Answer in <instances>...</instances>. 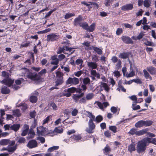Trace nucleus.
I'll use <instances>...</instances> for the list:
<instances>
[{
  "label": "nucleus",
  "instance_id": "1",
  "mask_svg": "<svg viewBox=\"0 0 156 156\" xmlns=\"http://www.w3.org/2000/svg\"><path fill=\"white\" fill-rule=\"evenodd\" d=\"M21 72L24 77H26L32 80H37L40 79V77L37 75L36 73H31L29 72V70L26 68H24L21 70Z\"/></svg>",
  "mask_w": 156,
  "mask_h": 156
},
{
  "label": "nucleus",
  "instance_id": "2",
  "mask_svg": "<svg viewBox=\"0 0 156 156\" xmlns=\"http://www.w3.org/2000/svg\"><path fill=\"white\" fill-rule=\"evenodd\" d=\"M148 145V144H147L145 138L137 142L136 147L137 152L139 153H144L146 147Z\"/></svg>",
  "mask_w": 156,
  "mask_h": 156
},
{
  "label": "nucleus",
  "instance_id": "3",
  "mask_svg": "<svg viewBox=\"0 0 156 156\" xmlns=\"http://www.w3.org/2000/svg\"><path fill=\"white\" fill-rule=\"evenodd\" d=\"M37 133L38 135L45 136L51 133L47 128L42 126L37 127Z\"/></svg>",
  "mask_w": 156,
  "mask_h": 156
},
{
  "label": "nucleus",
  "instance_id": "4",
  "mask_svg": "<svg viewBox=\"0 0 156 156\" xmlns=\"http://www.w3.org/2000/svg\"><path fill=\"white\" fill-rule=\"evenodd\" d=\"M79 80L76 77H69L66 81L67 85H77L79 83Z\"/></svg>",
  "mask_w": 156,
  "mask_h": 156
},
{
  "label": "nucleus",
  "instance_id": "5",
  "mask_svg": "<svg viewBox=\"0 0 156 156\" xmlns=\"http://www.w3.org/2000/svg\"><path fill=\"white\" fill-rule=\"evenodd\" d=\"M59 35L53 33L47 36V40L48 41H53L58 39Z\"/></svg>",
  "mask_w": 156,
  "mask_h": 156
},
{
  "label": "nucleus",
  "instance_id": "6",
  "mask_svg": "<svg viewBox=\"0 0 156 156\" xmlns=\"http://www.w3.org/2000/svg\"><path fill=\"white\" fill-rule=\"evenodd\" d=\"M14 80L8 77L2 81H0L1 83H4L8 86H10L14 82Z\"/></svg>",
  "mask_w": 156,
  "mask_h": 156
},
{
  "label": "nucleus",
  "instance_id": "7",
  "mask_svg": "<svg viewBox=\"0 0 156 156\" xmlns=\"http://www.w3.org/2000/svg\"><path fill=\"white\" fill-rule=\"evenodd\" d=\"M37 142L34 140H33L30 141L27 145V147L30 149L36 147H37Z\"/></svg>",
  "mask_w": 156,
  "mask_h": 156
},
{
  "label": "nucleus",
  "instance_id": "8",
  "mask_svg": "<svg viewBox=\"0 0 156 156\" xmlns=\"http://www.w3.org/2000/svg\"><path fill=\"white\" fill-rule=\"evenodd\" d=\"M121 39L123 42L126 44H133V41L129 37L123 36L122 37Z\"/></svg>",
  "mask_w": 156,
  "mask_h": 156
},
{
  "label": "nucleus",
  "instance_id": "9",
  "mask_svg": "<svg viewBox=\"0 0 156 156\" xmlns=\"http://www.w3.org/2000/svg\"><path fill=\"white\" fill-rule=\"evenodd\" d=\"M84 94L83 93H82L80 94H73L72 96V98L75 102H78L79 101L80 98L82 97Z\"/></svg>",
  "mask_w": 156,
  "mask_h": 156
},
{
  "label": "nucleus",
  "instance_id": "10",
  "mask_svg": "<svg viewBox=\"0 0 156 156\" xmlns=\"http://www.w3.org/2000/svg\"><path fill=\"white\" fill-rule=\"evenodd\" d=\"M133 8V4H128L122 6L121 7V9L123 11L129 10Z\"/></svg>",
  "mask_w": 156,
  "mask_h": 156
},
{
  "label": "nucleus",
  "instance_id": "11",
  "mask_svg": "<svg viewBox=\"0 0 156 156\" xmlns=\"http://www.w3.org/2000/svg\"><path fill=\"white\" fill-rule=\"evenodd\" d=\"M81 139V137L80 135H73L69 139V140H72L71 141L73 142H77L80 140Z\"/></svg>",
  "mask_w": 156,
  "mask_h": 156
},
{
  "label": "nucleus",
  "instance_id": "12",
  "mask_svg": "<svg viewBox=\"0 0 156 156\" xmlns=\"http://www.w3.org/2000/svg\"><path fill=\"white\" fill-rule=\"evenodd\" d=\"M88 67L92 69H96L98 67V65L96 63L93 62H88L87 63Z\"/></svg>",
  "mask_w": 156,
  "mask_h": 156
},
{
  "label": "nucleus",
  "instance_id": "13",
  "mask_svg": "<svg viewBox=\"0 0 156 156\" xmlns=\"http://www.w3.org/2000/svg\"><path fill=\"white\" fill-rule=\"evenodd\" d=\"M100 88H103L106 91L108 92L109 90V87L106 83L101 82L100 83Z\"/></svg>",
  "mask_w": 156,
  "mask_h": 156
},
{
  "label": "nucleus",
  "instance_id": "14",
  "mask_svg": "<svg viewBox=\"0 0 156 156\" xmlns=\"http://www.w3.org/2000/svg\"><path fill=\"white\" fill-rule=\"evenodd\" d=\"M129 55V53L128 52L121 53L119 54V57L122 59L128 58Z\"/></svg>",
  "mask_w": 156,
  "mask_h": 156
},
{
  "label": "nucleus",
  "instance_id": "15",
  "mask_svg": "<svg viewBox=\"0 0 156 156\" xmlns=\"http://www.w3.org/2000/svg\"><path fill=\"white\" fill-rule=\"evenodd\" d=\"M82 20V16L79 15L77 17L75 18L74 21V24L75 25H77L81 23L80 22Z\"/></svg>",
  "mask_w": 156,
  "mask_h": 156
},
{
  "label": "nucleus",
  "instance_id": "16",
  "mask_svg": "<svg viewBox=\"0 0 156 156\" xmlns=\"http://www.w3.org/2000/svg\"><path fill=\"white\" fill-rule=\"evenodd\" d=\"M147 144L151 143L156 145V140L155 138H151L148 137L144 138Z\"/></svg>",
  "mask_w": 156,
  "mask_h": 156
},
{
  "label": "nucleus",
  "instance_id": "17",
  "mask_svg": "<svg viewBox=\"0 0 156 156\" xmlns=\"http://www.w3.org/2000/svg\"><path fill=\"white\" fill-rule=\"evenodd\" d=\"M148 130V129L147 128H146L137 131L136 135L140 136L143 135L144 134L147 133Z\"/></svg>",
  "mask_w": 156,
  "mask_h": 156
},
{
  "label": "nucleus",
  "instance_id": "18",
  "mask_svg": "<svg viewBox=\"0 0 156 156\" xmlns=\"http://www.w3.org/2000/svg\"><path fill=\"white\" fill-rule=\"evenodd\" d=\"M16 148L17 146L16 145L12 146H8L7 147V151L9 152H13L16 150Z\"/></svg>",
  "mask_w": 156,
  "mask_h": 156
},
{
  "label": "nucleus",
  "instance_id": "19",
  "mask_svg": "<svg viewBox=\"0 0 156 156\" xmlns=\"http://www.w3.org/2000/svg\"><path fill=\"white\" fill-rule=\"evenodd\" d=\"M128 151L131 152L136 150L135 144L134 143H132L128 147Z\"/></svg>",
  "mask_w": 156,
  "mask_h": 156
},
{
  "label": "nucleus",
  "instance_id": "20",
  "mask_svg": "<svg viewBox=\"0 0 156 156\" xmlns=\"http://www.w3.org/2000/svg\"><path fill=\"white\" fill-rule=\"evenodd\" d=\"M65 92H69L70 93H73L76 92L77 93H80V91H78L76 90V88L74 87H72L69 88H68L66 90H64Z\"/></svg>",
  "mask_w": 156,
  "mask_h": 156
},
{
  "label": "nucleus",
  "instance_id": "21",
  "mask_svg": "<svg viewBox=\"0 0 156 156\" xmlns=\"http://www.w3.org/2000/svg\"><path fill=\"white\" fill-rule=\"evenodd\" d=\"M147 69L151 74L154 75L156 73V70L152 67L151 66L147 67Z\"/></svg>",
  "mask_w": 156,
  "mask_h": 156
},
{
  "label": "nucleus",
  "instance_id": "22",
  "mask_svg": "<svg viewBox=\"0 0 156 156\" xmlns=\"http://www.w3.org/2000/svg\"><path fill=\"white\" fill-rule=\"evenodd\" d=\"M130 72L128 73H126V76L127 78L131 77L135 75V72L133 70V69H130Z\"/></svg>",
  "mask_w": 156,
  "mask_h": 156
},
{
  "label": "nucleus",
  "instance_id": "23",
  "mask_svg": "<svg viewBox=\"0 0 156 156\" xmlns=\"http://www.w3.org/2000/svg\"><path fill=\"white\" fill-rule=\"evenodd\" d=\"M20 125L19 124H14L11 126V129L16 131L19 129Z\"/></svg>",
  "mask_w": 156,
  "mask_h": 156
},
{
  "label": "nucleus",
  "instance_id": "24",
  "mask_svg": "<svg viewBox=\"0 0 156 156\" xmlns=\"http://www.w3.org/2000/svg\"><path fill=\"white\" fill-rule=\"evenodd\" d=\"M10 140L8 139H4L0 141V144L2 145H6L9 144Z\"/></svg>",
  "mask_w": 156,
  "mask_h": 156
},
{
  "label": "nucleus",
  "instance_id": "25",
  "mask_svg": "<svg viewBox=\"0 0 156 156\" xmlns=\"http://www.w3.org/2000/svg\"><path fill=\"white\" fill-rule=\"evenodd\" d=\"M86 114L90 118V120H91L92 121L95 120V116L93 115L91 113L88 111H87L86 113Z\"/></svg>",
  "mask_w": 156,
  "mask_h": 156
},
{
  "label": "nucleus",
  "instance_id": "26",
  "mask_svg": "<svg viewBox=\"0 0 156 156\" xmlns=\"http://www.w3.org/2000/svg\"><path fill=\"white\" fill-rule=\"evenodd\" d=\"M12 112V115L14 116L19 117L21 115V113L20 112V111L18 109L13 110Z\"/></svg>",
  "mask_w": 156,
  "mask_h": 156
},
{
  "label": "nucleus",
  "instance_id": "27",
  "mask_svg": "<svg viewBox=\"0 0 156 156\" xmlns=\"http://www.w3.org/2000/svg\"><path fill=\"white\" fill-rule=\"evenodd\" d=\"M135 126L136 128H140L144 126V122L143 120L138 121L135 125Z\"/></svg>",
  "mask_w": 156,
  "mask_h": 156
},
{
  "label": "nucleus",
  "instance_id": "28",
  "mask_svg": "<svg viewBox=\"0 0 156 156\" xmlns=\"http://www.w3.org/2000/svg\"><path fill=\"white\" fill-rule=\"evenodd\" d=\"M143 72L144 75L145 77L147 79H149L150 80H152V77L147 72V71L146 69L143 70Z\"/></svg>",
  "mask_w": 156,
  "mask_h": 156
},
{
  "label": "nucleus",
  "instance_id": "29",
  "mask_svg": "<svg viewBox=\"0 0 156 156\" xmlns=\"http://www.w3.org/2000/svg\"><path fill=\"white\" fill-rule=\"evenodd\" d=\"M56 77L57 79H63V73H61L59 71H57L56 72Z\"/></svg>",
  "mask_w": 156,
  "mask_h": 156
},
{
  "label": "nucleus",
  "instance_id": "30",
  "mask_svg": "<svg viewBox=\"0 0 156 156\" xmlns=\"http://www.w3.org/2000/svg\"><path fill=\"white\" fill-rule=\"evenodd\" d=\"M5 111L3 109H0V113L1 114V117H0V123H1L2 122L4 119V118L3 116L5 115Z\"/></svg>",
  "mask_w": 156,
  "mask_h": 156
},
{
  "label": "nucleus",
  "instance_id": "31",
  "mask_svg": "<svg viewBox=\"0 0 156 156\" xmlns=\"http://www.w3.org/2000/svg\"><path fill=\"white\" fill-rule=\"evenodd\" d=\"M10 91V90L5 87H2L1 90V92L3 94H8Z\"/></svg>",
  "mask_w": 156,
  "mask_h": 156
},
{
  "label": "nucleus",
  "instance_id": "32",
  "mask_svg": "<svg viewBox=\"0 0 156 156\" xmlns=\"http://www.w3.org/2000/svg\"><path fill=\"white\" fill-rule=\"evenodd\" d=\"M91 74L94 76V77L96 76L97 78H100V75L98 73H97L96 71L94 70H92L91 71Z\"/></svg>",
  "mask_w": 156,
  "mask_h": 156
},
{
  "label": "nucleus",
  "instance_id": "33",
  "mask_svg": "<svg viewBox=\"0 0 156 156\" xmlns=\"http://www.w3.org/2000/svg\"><path fill=\"white\" fill-rule=\"evenodd\" d=\"M95 26V23H93L89 27L88 26V27L87 30L89 32H92L94 30Z\"/></svg>",
  "mask_w": 156,
  "mask_h": 156
},
{
  "label": "nucleus",
  "instance_id": "34",
  "mask_svg": "<svg viewBox=\"0 0 156 156\" xmlns=\"http://www.w3.org/2000/svg\"><path fill=\"white\" fill-rule=\"evenodd\" d=\"M94 97V94L92 93H90L87 94L86 96L87 100H90L92 99Z\"/></svg>",
  "mask_w": 156,
  "mask_h": 156
},
{
  "label": "nucleus",
  "instance_id": "35",
  "mask_svg": "<svg viewBox=\"0 0 156 156\" xmlns=\"http://www.w3.org/2000/svg\"><path fill=\"white\" fill-rule=\"evenodd\" d=\"M122 67V62L120 59H119L118 62L115 66V69H119Z\"/></svg>",
  "mask_w": 156,
  "mask_h": 156
},
{
  "label": "nucleus",
  "instance_id": "36",
  "mask_svg": "<svg viewBox=\"0 0 156 156\" xmlns=\"http://www.w3.org/2000/svg\"><path fill=\"white\" fill-rule=\"evenodd\" d=\"M63 131V129L60 127L55 128L54 130V132L57 133H62Z\"/></svg>",
  "mask_w": 156,
  "mask_h": 156
},
{
  "label": "nucleus",
  "instance_id": "37",
  "mask_svg": "<svg viewBox=\"0 0 156 156\" xmlns=\"http://www.w3.org/2000/svg\"><path fill=\"white\" fill-rule=\"evenodd\" d=\"M144 126H148L151 125L153 122L151 120L144 121Z\"/></svg>",
  "mask_w": 156,
  "mask_h": 156
},
{
  "label": "nucleus",
  "instance_id": "38",
  "mask_svg": "<svg viewBox=\"0 0 156 156\" xmlns=\"http://www.w3.org/2000/svg\"><path fill=\"white\" fill-rule=\"evenodd\" d=\"M81 3L88 6L90 9L92 8V2H81Z\"/></svg>",
  "mask_w": 156,
  "mask_h": 156
},
{
  "label": "nucleus",
  "instance_id": "39",
  "mask_svg": "<svg viewBox=\"0 0 156 156\" xmlns=\"http://www.w3.org/2000/svg\"><path fill=\"white\" fill-rule=\"evenodd\" d=\"M30 101L32 103H35L37 101V98L36 96L32 95L30 97Z\"/></svg>",
  "mask_w": 156,
  "mask_h": 156
},
{
  "label": "nucleus",
  "instance_id": "40",
  "mask_svg": "<svg viewBox=\"0 0 156 156\" xmlns=\"http://www.w3.org/2000/svg\"><path fill=\"white\" fill-rule=\"evenodd\" d=\"M76 63L77 65H79L80 68L82 67V64L83 63V61L82 59H78L76 61Z\"/></svg>",
  "mask_w": 156,
  "mask_h": 156
},
{
  "label": "nucleus",
  "instance_id": "41",
  "mask_svg": "<svg viewBox=\"0 0 156 156\" xmlns=\"http://www.w3.org/2000/svg\"><path fill=\"white\" fill-rule=\"evenodd\" d=\"M80 26L82 28L87 30L88 27V24L86 22H83L80 23Z\"/></svg>",
  "mask_w": 156,
  "mask_h": 156
},
{
  "label": "nucleus",
  "instance_id": "42",
  "mask_svg": "<svg viewBox=\"0 0 156 156\" xmlns=\"http://www.w3.org/2000/svg\"><path fill=\"white\" fill-rule=\"evenodd\" d=\"M150 0H145L144 2V5L145 7L148 8L150 6Z\"/></svg>",
  "mask_w": 156,
  "mask_h": 156
},
{
  "label": "nucleus",
  "instance_id": "43",
  "mask_svg": "<svg viewBox=\"0 0 156 156\" xmlns=\"http://www.w3.org/2000/svg\"><path fill=\"white\" fill-rule=\"evenodd\" d=\"M91 120H89L88 122L89 127L94 129L95 128V125L93 123V121Z\"/></svg>",
  "mask_w": 156,
  "mask_h": 156
},
{
  "label": "nucleus",
  "instance_id": "44",
  "mask_svg": "<svg viewBox=\"0 0 156 156\" xmlns=\"http://www.w3.org/2000/svg\"><path fill=\"white\" fill-rule=\"evenodd\" d=\"M35 134V133L33 130L30 131L28 133L29 136L27 137V138L29 139L30 138H33Z\"/></svg>",
  "mask_w": 156,
  "mask_h": 156
},
{
  "label": "nucleus",
  "instance_id": "45",
  "mask_svg": "<svg viewBox=\"0 0 156 156\" xmlns=\"http://www.w3.org/2000/svg\"><path fill=\"white\" fill-rule=\"evenodd\" d=\"M63 82V79H57L55 82V85L56 86H58L62 84Z\"/></svg>",
  "mask_w": 156,
  "mask_h": 156
},
{
  "label": "nucleus",
  "instance_id": "46",
  "mask_svg": "<svg viewBox=\"0 0 156 156\" xmlns=\"http://www.w3.org/2000/svg\"><path fill=\"white\" fill-rule=\"evenodd\" d=\"M93 49L94 51H96L98 54L101 55L102 54V50L97 47H94Z\"/></svg>",
  "mask_w": 156,
  "mask_h": 156
},
{
  "label": "nucleus",
  "instance_id": "47",
  "mask_svg": "<svg viewBox=\"0 0 156 156\" xmlns=\"http://www.w3.org/2000/svg\"><path fill=\"white\" fill-rule=\"evenodd\" d=\"M75 14L74 13H66L64 17L65 19H69L72 16H74Z\"/></svg>",
  "mask_w": 156,
  "mask_h": 156
},
{
  "label": "nucleus",
  "instance_id": "48",
  "mask_svg": "<svg viewBox=\"0 0 156 156\" xmlns=\"http://www.w3.org/2000/svg\"><path fill=\"white\" fill-rule=\"evenodd\" d=\"M137 131L136 129L135 128H132L128 132V133L131 135L135 134L136 135V133Z\"/></svg>",
  "mask_w": 156,
  "mask_h": 156
},
{
  "label": "nucleus",
  "instance_id": "49",
  "mask_svg": "<svg viewBox=\"0 0 156 156\" xmlns=\"http://www.w3.org/2000/svg\"><path fill=\"white\" fill-rule=\"evenodd\" d=\"M50 117L51 116L50 115L48 116L45 119H44L42 123L43 125H44L48 123L50 121Z\"/></svg>",
  "mask_w": 156,
  "mask_h": 156
},
{
  "label": "nucleus",
  "instance_id": "50",
  "mask_svg": "<svg viewBox=\"0 0 156 156\" xmlns=\"http://www.w3.org/2000/svg\"><path fill=\"white\" fill-rule=\"evenodd\" d=\"M58 147H59L57 146L52 147L48 148V151L51 152L54 150H57L58 148Z\"/></svg>",
  "mask_w": 156,
  "mask_h": 156
},
{
  "label": "nucleus",
  "instance_id": "51",
  "mask_svg": "<svg viewBox=\"0 0 156 156\" xmlns=\"http://www.w3.org/2000/svg\"><path fill=\"white\" fill-rule=\"evenodd\" d=\"M136 103L133 102L132 104V108L134 110L139 109L140 108V106L139 105H135Z\"/></svg>",
  "mask_w": 156,
  "mask_h": 156
},
{
  "label": "nucleus",
  "instance_id": "52",
  "mask_svg": "<svg viewBox=\"0 0 156 156\" xmlns=\"http://www.w3.org/2000/svg\"><path fill=\"white\" fill-rule=\"evenodd\" d=\"M109 129L110 130L115 133L117 131V128L116 126H111L109 127Z\"/></svg>",
  "mask_w": 156,
  "mask_h": 156
},
{
  "label": "nucleus",
  "instance_id": "53",
  "mask_svg": "<svg viewBox=\"0 0 156 156\" xmlns=\"http://www.w3.org/2000/svg\"><path fill=\"white\" fill-rule=\"evenodd\" d=\"M103 119V117L101 115H98L96 117L95 120L98 122H100Z\"/></svg>",
  "mask_w": 156,
  "mask_h": 156
},
{
  "label": "nucleus",
  "instance_id": "54",
  "mask_svg": "<svg viewBox=\"0 0 156 156\" xmlns=\"http://www.w3.org/2000/svg\"><path fill=\"white\" fill-rule=\"evenodd\" d=\"M81 98H80L79 102L80 103L85 104L87 100L86 98L85 97Z\"/></svg>",
  "mask_w": 156,
  "mask_h": 156
},
{
  "label": "nucleus",
  "instance_id": "55",
  "mask_svg": "<svg viewBox=\"0 0 156 156\" xmlns=\"http://www.w3.org/2000/svg\"><path fill=\"white\" fill-rule=\"evenodd\" d=\"M90 79L88 77L84 78L83 80V82L84 84H87L89 83Z\"/></svg>",
  "mask_w": 156,
  "mask_h": 156
},
{
  "label": "nucleus",
  "instance_id": "56",
  "mask_svg": "<svg viewBox=\"0 0 156 156\" xmlns=\"http://www.w3.org/2000/svg\"><path fill=\"white\" fill-rule=\"evenodd\" d=\"M95 103L97 104L100 109L101 110L103 109L104 107L103 106V103L102 104L99 102H96Z\"/></svg>",
  "mask_w": 156,
  "mask_h": 156
},
{
  "label": "nucleus",
  "instance_id": "57",
  "mask_svg": "<svg viewBox=\"0 0 156 156\" xmlns=\"http://www.w3.org/2000/svg\"><path fill=\"white\" fill-rule=\"evenodd\" d=\"M123 32L122 29L121 28H118L116 31V34L119 35L122 33Z\"/></svg>",
  "mask_w": 156,
  "mask_h": 156
},
{
  "label": "nucleus",
  "instance_id": "58",
  "mask_svg": "<svg viewBox=\"0 0 156 156\" xmlns=\"http://www.w3.org/2000/svg\"><path fill=\"white\" fill-rule=\"evenodd\" d=\"M118 60L117 57L115 56H113L111 59L112 62L113 63H115L118 62Z\"/></svg>",
  "mask_w": 156,
  "mask_h": 156
},
{
  "label": "nucleus",
  "instance_id": "59",
  "mask_svg": "<svg viewBox=\"0 0 156 156\" xmlns=\"http://www.w3.org/2000/svg\"><path fill=\"white\" fill-rule=\"evenodd\" d=\"M94 129H92L91 128L89 127L88 128H87L86 129V131L89 133H91L94 132Z\"/></svg>",
  "mask_w": 156,
  "mask_h": 156
},
{
  "label": "nucleus",
  "instance_id": "60",
  "mask_svg": "<svg viewBox=\"0 0 156 156\" xmlns=\"http://www.w3.org/2000/svg\"><path fill=\"white\" fill-rule=\"evenodd\" d=\"M111 151L110 148L108 147H105L104 149V151L105 154H108Z\"/></svg>",
  "mask_w": 156,
  "mask_h": 156
},
{
  "label": "nucleus",
  "instance_id": "61",
  "mask_svg": "<svg viewBox=\"0 0 156 156\" xmlns=\"http://www.w3.org/2000/svg\"><path fill=\"white\" fill-rule=\"evenodd\" d=\"M37 139L40 141L41 143H44L45 141L44 138L42 137H38L37 138Z\"/></svg>",
  "mask_w": 156,
  "mask_h": 156
},
{
  "label": "nucleus",
  "instance_id": "62",
  "mask_svg": "<svg viewBox=\"0 0 156 156\" xmlns=\"http://www.w3.org/2000/svg\"><path fill=\"white\" fill-rule=\"evenodd\" d=\"M114 1V0H107L105 3V5L106 6H110V4Z\"/></svg>",
  "mask_w": 156,
  "mask_h": 156
},
{
  "label": "nucleus",
  "instance_id": "63",
  "mask_svg": "<svg viewBox=\"0 0 156 156\" xmlns=\"http://www.w3.org/2000/svg\"><path fill=\"white\" fill-rule=\"evenodd\" d=\"M36 115V113L34 111L30 112V116L31 118H34Z\"/></svg>",
  "mask_w": 156,
  "mask_h": 156
},
{
  "label": "nucleus",
  "instance_id": "64",
  "mask_svg": "<svg viewBox=\"0 0 156 156\" xmlns=\"http://www.w3.org/2000/svg\"><path fill=\"white\" fill-rule=\"evenodd\" d=\"M151 96H149L147 97L145 100V102L147 103H151Z\"/></svg>",
  "mask_w": 156,
  "mask_h": 156
}]
</instances>
